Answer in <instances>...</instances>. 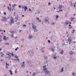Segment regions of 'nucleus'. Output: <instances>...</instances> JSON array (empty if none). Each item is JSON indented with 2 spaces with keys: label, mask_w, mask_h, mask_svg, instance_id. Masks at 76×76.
Wrapping results in <instances>:
<instances>
[{
  "label": "nucleus",
  "mask_w": 76,
  "mask_h": 76,
  "mask_svg": "<svg viewBox=\"0 0 76 76\" xmlns=\"http://www.w3.org/2000/svg\"><path fill=\"white\" fill-rule=\"evenodd\" d=\"M68 34V32H67H67H66V34Z\"/></svg>",
  "instance_id": "obj_57"
},
{
  "label": "nucleus",
  "mask_w": 76,
  "mask_h": 76,
  "mask_svg": "<svg viewBox=\"0 0 76 76\" xmlns=\"http://www.w3.org/2000/svg\"><path fill=\"white\" fill-rule=\"evenodd\" d=\"M51 50L52 51H54V50L53 49V48H52Z\"/></svg>",
  "instance_id": "obj_26"
},
{
  "label": "nucleus",
  "mask_w": 76,
  "mask_h": 76,
  "mask_svg": "<svg viewBox=\"0 0 76 76\" xmlns=\"http://www.w3.org/2000/svg\"><path fill=\"white\" fill-rule=\"evenodd\" d=\"M21 31H22V30H20V31L19 32H21Z\"/></svg>",
  "instance_id": "obj_52"
},
{
  "label": "nucleus",
  "mask_w": 76,
  "mask_h": 76,
  "mask_svg": "<svg viewBox=\"0 0 76 76\" xmlns=\"http://www.w3.org/2000/svg\"><path fill=\"white\" fill-rule=\"evenodd\" d=\"M15 58H18V56H15Z\"/></svg>",
  "instance_id": "obj_24"
},
{
  "label": "nucleus",
  "mask_w": 76,
  "mask_h": 76,
  "mask_svg": "<svg viewBox=\"0 0 76 76\" xmlns=\"http://www.w3.org/2000/svg\"><path fill=\"white\" fill-rule=\"evenodd\" d=\"M3 39L4 40H7V37L5 36H4Z\"/></svg>",
  "instance_id": "obj_8"
},
{
  "label": "nucleus",
  "mask_w": 76,
  "mask_h": 76,
  "mask_svg": "<svg viewBox=\"0 0 76 76\" xmlns=\"http://www.w3.org/2000/svg\"><path fill=\"white\" fill-rule=\"evenodd\" d=\"M25 8V7L23 6H22V9H24Z\"/></svg>",
  "instance_id": "obj_33"
},
{
  "label": "nucleus",
  "mask_w": 76,
  "mask_h": 76,
  "mask_svg": "<svg viewBox=\"0 0 76 76\" xmlns=\"http://www.w3.org/2000/svg\"><path fill=\"white\" fill-rule=\"evenodd\" d=\"M19 7H20V8L21 6H20V5H19Z\"/></svg>",
  "instance_id": "obj_46"
},
{
  "label": "nucleus",
  "mask_w": 76,
  "mask_h": 76,
  "mask_svg": "<svg viewBox=\"0 0 76 76\" xmlns=\"http://www.w3.org/2000/svg\"><path fill=\"white\" fill-rule=\"evenodd\" d=\"M48 42H49V43H50V41L49 40H48Z\"/></svg>",
  "instance_id": "obj_35"
},
{
  "label": "nucleus",
  "mask_w": 76,
  "mask_h": 76,
  "mask_svg": "<svg viewBox=\"0 0 76 76\" xmlns=\"http://www.w3.org/2000/svg\"><path fill=\"white\" fill-rule=\"evenodd\" d=\"M17 60L18 61H19V58H17Z\"/></svg>",
  "instance_id": "obj_36"
},
{
  "label": "nucleus",
  "mask_w": 76,
  "mask_h": 76,
  "mask_svg": "<svg viewBox=\"0 0 76 76\" xmlns=\"http://www.w3.org/2000/svg\"><path fill=\"white\" fill-rule=\"evenodd\" d=\"M61 12H63V10H61Z\"/></svg>",
  "instance_id": "obj_53"
},
{
  "label": "nucleus",
  "mask_w": 76,
  "mask_h": 76,
  "mask_svg": "<svg viewBox=\"0 0 76 76\" xmlns=\"http://www.w3.org/2000/svg\"><path fill=\"white\" fill-rule=\"evenodd\" d=\"M44 70L45 71H46V70H47V68H43Z\"/></svg>",
  "instance_id": "obj_19"
},
{
  "label": "nucleus",
  "mask_w": 76,
  "mask_h": 76,
  "mask_svg": "<svg viewBox=\"0 0 76 76\" xmlns=\"http://www.w3.org/2000/svg\"><path fill=\"white\" fill-rule=\"evenodd\" d=\"M7 55L8 56H10L11 54V53L10 52H8L7 53Z\"/></svg>",
  "instance_id": "obj_12"
},
{
  "label": "nucleus",
  "mask_w": 76,
  "mask_h": 76,
  "mask_svg": "<svg viewBox=\"0 0 76 76\" xmlns=\"http://www.w3.org/2000/svg\"><path fill=\"white\" fill-rule=\"evenodd\" d=\"M23 26H24V27H26V26L25 25H23Z\"/></svg>",
  "instance_id": "obj_30"
},
{
  "label": "nucleus",
  "mask_w": 76,
  "mask_h": 76,
  "mask_svg": "<svg viewBox=\"0 0 76 76\" xmlns=\"http://www.w3.org/2000/svg\"><path fill=\"white\" fill-rule=\"evenodd\" d=\"M4 32H5L6 31H5V30H4Z\"/></svg>",
  "instance_id": "obj_48"
},
{
  "label": "nucleus",
  "mask_w": 76,
  "mask_h": 76,
  "mask_svg": "<svg viewBox=\"0 0 76 76\" xmlns=\"http://www.w3.org/2000/svg\"><path fill=\"white\" fill-rule=\"evenodd\" d=\"M56 58H57V57H54V59H56Z\"/></svg>",
  "instance_id": "obj_42"
},
{
  "label": "nucleus",
  "mask_w": 76,
  "mask_h": 76,
  "mask_svg": "<svg viewBox=\"0 0 76 76\" xmlns=\"http://www.w3.org/2000/svg\"><path fill=\"white\" fill-rule=\"evenodd\" d=\"M3 55H1V57H3Z\"/></svg>",
  "instance_id": "obj_60"
},
{
  "label": "nucleus",
  "mask_w": 76,
  "mask_h": 76,
  "mask_svg": "<svg viewBox=\"0 0 76 76\" xmlns=\"http://www.w3.org/2000/svg\"><path fill=\"white\" fill-rule=\"evenodd\" d=\"M18 48H19L17 47V48H16L15 49V50L16 51L17 50H18Z\"/></svg>",
  "instance_id": "obj_22"
},
{
  "label": "nucleus",
  "mask_w": 76,
  "mask_h": 76,
  "mask_svg": "<svg viewBox=\"0 0 76 76\" xmlns=\"http://www.w3.org/2000/svg\"><path fill=\"white\" fill-rule=\"evenodd\" d=\"M23 64L25 63V62H23Z\"/></svg>",
  "instance_id": "obj_61"
},
{
  "label": "nucleus",
  "mask_w": 76,
  "mask_h": 76,
  "mask_svg": "<svg viewBox=\"0 0 76 76\" xmlns=\"http://www.w3.org/2000/svg\"><path fill=\"white\" fill-rule=\"evenodd\" d=\"M45 73H46V74H48V73H49V72L48 71H46L45 72Z\"/></svg>",
  "instance_id": "obj_16"
},
{
  "label": "nucleus",
  "mask_w": 76,
  "mask_h": 76,
  "mask_svg": "<svg viewBox=\"0 0 76 76\" xmlns=\"http://www.w3.org/2000/svg\"><path fill=\"white\" fill-rule=\"evenodd\" d=\"M11 37L13 38V37H13V35H11Z\"/></svg>",
  "instance_id": "obj_31"
},
{
  "label": "nucleus",
  "mask_w": 76,
  "mask_h": 76,
  "mask_svg": "<svg viewBox=\"0 0 76 76\" xmlns=\"http://www.w3.org/2000/svg\"><path fill=\"white\" fill-rule=\"evenodd\" d=\"M23 16H24V15H23L22 16V17H23Z\"/></svg>",
  "instance_id": "obj_51"
},
{
  "label": "nucleus",
  "mask_w": 76,
  "mask_h": 76,
  "mask_svg": "<svg viewBox=\"0 0 76 76\" xmlns=\"http://www.w3.org/2000/svg\"><path fill=\"white\" fill-rule=\"evenodd\" d=\"M4 15H6V13L5 12H4Z\"/></svg>",
  "instance_id": "obj_32"
},
{
  "label": "nucleus",
  "mask_w": 76,
  "mask_h": 76,
  "mask_svg": "<svg viewBox=\"0 0 76 76\" xmlns=\"http://www.w3.org/2000/svg\"><path fill=\"white\" fill-rule=\"evenodd\" d=\"M44 67H46V66H43V68H44Z\"/></svg>",
  "instance_id": "obj_38"
},
{
  "label": "nucleus",
  "mask_w": 76,
  "mask_h": 76,
  "mask_svg": "<svg viewBox=\"0 0 76 76\" xmlns=\"http://www.w3.org/2000/svg\"><path fill=\"white\" fill-rule=\"evenodd\" d=\"M73 31H75V30H73Z\"/></svg>",
  "instance_id": "obj_63"
},
{
  "label": "nucleus",
  "mask_w": 76,
  "mask_h": 76,
  "mask_svg": "<svg viewBox=\"0 0 76 76\" xmlns=\"http://www.w3.org/2000/svg\"><path fill=\"white\" fill-rule=\"evenodd\" d=\"M0 37H1V39H0V40H1V41H2V40H1V36H0Z\"/></svg>",
  "instance_id": "obj_34"
},
{
  "label": "nucleus",
  "mask_w": 76,
  "mask_h": 76,
  "mask_svg": "<svg viewBox=\"0 0 76 76\" xmlns=\"http://www.w3.org/2000/svg\"><path fill=\"white\" fill-rule=\"evenodd\" d=\"M1 48H0V51H1Z\"/></svg>",
  "instance_id": "obj_50"
},
{
  "label": "nucleus",
  "mask_w": 76,
  "mask_h": 76,
  "mask_svg": "<svg viewBox=\"0 0 76 76\" xmlns=\"http://www.w3.org/2000/svg\"><path fill=\"white\" fill-rule=\"evenodd\" d=\"M48 5H50V4H51V3H50V2H49L48 3Z\"/></svg>",
  "instance_id": "obj_37"
},
{
  "label": "nucleus",
  "mask_w": 76,
  "mask_h": 76,
  "mask_svg": "<svg viewBox=\"0 0 76 76\" xmlns=\"http://www.w3.org/2000/svg\"><path fill=\"white\" fill-rule=\"evenodd\" d=\"M69 26H71V25H70V24H69Z\"/></svg>",
  "instance_id": "obj_47"
},
{
  "label": "nucleus",
  "mask_w": 76,
  "mask_h": 76,
  "mask_svg": "<svg viewBox=\"0 0 76 76\" xmlns=\"http://www.w3.org/2000/svg\"><path fill=\"white\" fill-rule=\"evenodd\" d=\"M29 37V38L30 39H31V38H32V36H28Z\"/></svg>",
  "instance_id": "obj_11"
},
{
  "label": "nucleus",
  "mask_w": 76,
  "mask_h": 76,
  "mask_svg": "<svg viewBox=\"0 0 76 76\" xmlns=\"http://www.w3.org/2000/svg\"><path fill=\"white\" fill-rule=\"evenodd\" d=\"M6 67L8 69V66H7L6 65Z\"/></svg>",
  "instance_id": "obj_39"
},
{
  "label": "nucleus",
  "mask_w": 76,
  "mask_h": 76,
  "mask_svg": "<svg viewBox=\"0 0 76 76\" xmlns=\"http://www.w3.org/2000/svg\"><path fill=\"white\" fill-rule=\"evenodd\" d=\"M24 64H22V65L21 66V67H23V66H24Z\"/></svg>",
  "instance_id": "obj_29"
},
{
  "label": "nucleus",
  "mask_w": 76,
  "mask_h": 76,
  "mask_svg": "<svg viewBox=\"0 0 76 76\" xmlns=\"http://www.w3.org/2000/svg\"><path fill=\"white\" fill-rule=\"evenodd\" d=\"M32 28H33L34 29H35L36 32H37V29H36V28H37V26L32 25Z\"/></svg>",
  "instance_id": "obj_2"
},
{
  "label": "nucleus",
  "mask_w": 76,
  "mask_h": 76,
  "mask_svg": "<svg viewBox=\"0 0 76 76\" xmlns=\"http://www.w3.org/2000/svg\"><path fill=\"white\" fill-rule=\"evenodd\" d=\"M45 22H48V23H49V22L48 21V20L46 19H45Z\"/></svg>",
  "instance_id": "obj_17"
},
{
  "label": "nucleus",
  "mask_w": 76,
  "mask_h": 76,
  "mask_svg": "<svg viewBox=\"0 0 76 76\" xmlns=\"http://www.w3.org/2000/svg\"><path fill=\"white\" fill-rule=\"evenodd\" d=\"M72 33H74V31H73V32L72 31Z\"/></svg>",
  "instance_id": "obj_59"
},
{
  "label": "nucleus",
  "mask_w": 76,
  "mask_h": 76,
  "mask_svg": "<svg viewBox=\"0 0 76 76\" xmlns=\"http://www.w3.org/2000/svg\"><path fill=\"white\" fill-rule=\"evenodd\" d=\"M6 66H9V64H7V62L6 63Z\"/></svg>",
  "instance_id": "obj_20"
},
{
  "label": "nucleus",
  "mask_w": 76,
  "mask_h": 76,
  "mask_svg": "<svg viewBox=\"0 0 76 76\" xmlns=\"http://www.w3.org/2000/svg\"><path fill=\"white\" fill-rule=\"evenodd\" d=\"M64 53V52L63 51V50H61V51L60 52V54H63V53Z\"/></svg>",
  "instance_id": "obj_7"
},
{
  "label": "nucleus",
  "mask_w": 76,
  "mask_h": 76,
  "mask_svg": "<svg viewBox=\"0 0 76 76\" xmlns=\"http://www.w3.org/2000/svg\"><path fill=\"white\" fill-rule=\"evenodd\" d=\"M38 22H41V20H38Z\"/></svg>",
  "instance_id": "obj_49"
},
{
  "label": "nucleus",
  "mask_w": 76,
  "mask_h": 76,
  "mask_svg": "<svg viewBox=\"0 0 76 76\" xmlns=\"http://www.w3.org/2000/svg\"><path fill=\"white\" fill-rule=\"evenodd\" d=\"M2 54V56H4V54L3 53Z\"/></svg>",
  "instance_id": "obj_54"
},
{
  "label": "nucleus",
  "mask_w": 76,
  "mask_h": 76,
  "mask_svg": "<svg viewBox=\"0 0 76 76\" xmlns=\"http://www.w3.org/2000/svg\"><path fill=\"white\" fill-rule=\"evenodd\" d=\"M7 7L9 10H10V12H11V7H10V8H9V7L8 6Z\"/></svg>",
  "instance_id": "obj_10"
},
{
  "label": "nucleus",
  "mask_w": 76,
  "mask_h": 76,
  "mask_svg": "<svg viewBox=\"0 0 76 76\" xmlns=\"http://www.w3.org/2000/svg\"><path fill=\"white\" fill-rule=\"evenodd\" d=\"M68 24H69V21H66L65 22V25H68Z\"/></svg>",
  "instance_id": "obj_3"
},
{
  "label": "nucleus",
  "mask_w": 76,
  "mask_h": 76,
  "mask_svg": "<svg viewBox=\"0 0 76 76\" xmlns=\"http://www.w3.org/2000/svg\"><path fill=\"white\" fill-rule=\"evenodd\" d=\"M36 19H37V20H39V18L37 17L36 18Z\"/></svg>",
  "instance_id": "obj_27"
},
{
  "label": "nucleus",
  "mask_w": 76,
  "mask_h": 76,
  "mask_svg": "<svg viewBox=\"0 0 76 76\" xmlns=\"http://www.w3.org/2000/svg\"><path fill=\"white\" fill-rule=\"evenodd\" d=\"M74 7H76V6H75V4H74Z\"/></svg>",
  "instance_id": "obj_43"
},
{
  "label": "nucleus",
  "mask_w": 76,
  "mask_h": 76,
  "mask_svg": "<svg viewBox=\"0 0 76 76\" xmlns=\"http://www.w3.org/2000/svg\"><path fill=\"white\" fill-rule=\"evenodd\" d=\"M12 57H13V56H14V54L12 53Z\"/></svg>",
  "instance_id": "obj_28"
},
{
  "label": "nucleus",
  "mask_w": 76,
  "mask_h": 76,
  "mask_svg": "<svg viewBox=\"0 0 76 76\" xmlns=\"http://www.w3.org/2000/svg\"><path fill=\"white\" fill-rule=\"evenodd\" d=\"M63 69H64V68L63 67L61 69V72H63Z\"/></svg>",
  "instance_id": "obj_18"
},
{
  "label": "nucleus",
  "mask_w": 76,
  "mask_h": 76,
  "mask_svg": "<svg viewBox=\"0 0 76 76\" xmlns=\"http://www.w3.org/2000/svg\"><path fill=\"white\" fill-rule=\"evenodd\" d=\"M74 53H75L74 52H73L71 51H70L69 54H74Z\"/></svg>",
  "instance_id": "obj_6"
},
{
  "label": "nucleus",
  "mask_w": 76,
  "mask_h": 76,
  "mask_svg": "<svg viewBox=\"0 0 76 76\" xmlns=\"http://www.w3.org/2000/svg\"><path fill=\"white\" fill-rule=\"evenodd\" d=\"M14 19H13V18H12L11 19L10 21L11 23H9L11 25H12V23H14V22H15V21H13Z\"/></svg>",
  "instance_id": "obj_1"
},
{
  "label": "nucleus",
  "mask_w": 76,
  "mask_h": 76,
  "mask_svg": "<svg viewBox=\"0 0 76 76\" xmlns=\"http://www.w3.org/2000/svg\"><path fill=\"white\" fill-rule=\"evenodd\" d=\"M55 23H52V25H54V24H55Z\"/></svg>",
  "instance_id": "obj_41"
},
{
  "label": "nucleus",
  "mask_w": 76,
  "mask_h": 76,
  "mask_svg": "<svg viewBox=\"0 0 76 76\" xmlns=\"http://www.w3.org/2000/svg\"><path fill=\"white\" fill-rule=\"evenodd\" d=\"M46 39H48V37H46Z\"/></svg>",
  "instance_id": "obj_62"
},
{
  "label": "nucleus",
  "mask_w": 76,
  "mask_h": 76,
  "mask_svg": "<svg viewBox=\"0 0 76 76\" xmlns=\"http://www.w3.org/2000/svg\"><path fill=\"white\" fill-rule=\"evenodd\" d=\"M54 9H56V8L55 7H54Z\"/></svg>",
  "instance_id": "obj_64"
},
{
  "label": "nucleus",
  "mask_w": 76,
  "mask_h": 76,
  "mask_svg": "<svg viewBox=\"0 0 76 76\" xmlns=\"http://www.w3.org/2000/svg\"><path fill=\"white\" fill-rule=\"evenodd\" d=\"M68 41L69 42V45H70V43H71V42H72V40H71L70 39H68Z\"/></svg>",
  "instance_id": "obj_4"
},
{
  "label": "nucleus",
  "mask_w": 76,
  "mask_h": 76,
  "mask_svg": "<svg viewBox=\"0 0 76 76\" xmlns=\"http://www.w3.org/2000/svg\"><path fill=\"white\" fill-rule=\"evenodd\" d=\"M29 11H31V9H29Z\"/></svg>",
  "instance_id": "obj_44"
},
{
  "label": "nucleus",
  "mask_w": 76,
  "mask_h": 76,
  "mask_svg": "<svg viewBox=\"0 0 76 76\" xmlns=\"http://www.w3.org/2000/svg\"><path fill=\"white\" fill-rule=\"evenodd\" d=\"M56 19H57L58 18V15H57L56 17Z\"/></svg>",
  "instance_id": "obj_21"
},
{
  "label": "nucleus",
  "mask_w": 76,
  "mask_h": 76,
  "mask_svg": "<svg viewBox=\"0 0 76 76\" xmlns=\"http://www.w3.org/2000/svg\"><path fill=\"white\" fill-rule=\"evenodd\" d=\"M72 75H75V74H74V73H72Z\"/></svg>",
  "instance_id": "obj_55"
},
{
  "label": "nucleus",
  "mask_w": 76,
  "mask_h": 76,
  "mask_svg": "<svg viewBox=\"0 0 76 76\" xmlns=\"http://www.w3.org/2000/svg\"><path fill=\"white\" fill-rule=\"evenodd\" d=\"M24 9V11L25 12H26V9H28V8H27V7H25V6Z\"/></svg>",
  "instance_id": "obj_9"
},
{
  "label": "nucleus",
  "mask_w": 76,
  "mask_h": 76,
  "mask_svg": "<svg viewBox=\"0 0 76 76\" xmlns=\"http://www.w3.org/2000/svg\"><path fill=\"white\" fill-rule=\"evenodd\" d=\"M5 45H9V43H5Z\"/></svg>",
  "instance_id": "obj_23"
},
{
  "label": "nucleus",
  "mask_w": 76,
  "mask_h": 76,
  "mask_svg": "<svg viewBox=\"0 0 76 76\" xmlns=\"http://www.w3.org/2000/svg\"><path fill=\"white\" fill-rule=\"evenodd\" d=\"M9 6H10V7H11V4H9Z\"/></svg>",
  "instance_id": "obj_45"
},
{
  "label": "nucleus",
  "mask_w": 76,
  "mask_h": 76,
  "mask_svg": "<svg viewBox=\"0 0 76 76\" xmlns=\"http://www.w3.org/2000/svg\"><path fill=\"white\" fill-rule=\"evenodd\" d=\"M9 72H10V74L11 75H12L13 74V73H12V71H11V70H9Z\"/></svg>",
  "instance_id": "obj_14"
},
{
  "label": "nucleus",
  "mask_w": 76,
  "mask_h": 76,
  "mask_svg": "<svg viewBox=\"0 0 76 76\" xmlns=\"http://www.w3.org/2000/svg\"><path fill=\"white\" fill-rule=\"evenodd\" d=\"M61 8H62V5H59V9H61Z\"/></svg>",
  "instance_id": "obj_15"
},
{
  "label": "nucleus",
  "mask_w": 76,
  "mask_h": 76,
  "mask_svg": "<svg viewBox=\"0 0 76 76\" xmlns=\"http://www.w3.org/2000/svg\"><path fill=\"white\" fill-rule=\"evenodd\" d=\"M75 19V18H72L71 19V21H73V20Z\"/></svg>",
  "instance_id": "obj_13"
},
{
  "label": "nucleus",
  "mask_w": 76,
  "mask_h": 76,
  "mask_svg": "<svg viewBox=\"0 0 76 76\" xmlns=\"http://www.w3.org/2000/svg\"><path fill=\"white\" fill-rule=\"evenodd\" d=\"M75 15H76L75 14H74V16H75Z\"/></svg>",
  "instance_id": "obj_56"
},
{
  "label": "nucleus",
  "mask_w": 76,
  "mask_h": 76,
  "mask_svg": "<svg viewBox=\"0 0 76 76\" xmlns=\"http://www.w3.org/2000/svg\"><path fill=\"white\" fill-rule=\"evenodd\" d=\"M36 75V73L34 72V73H33V76H35V75Z\"/></svg>",
  "instance_id": "obj_25"
},
{
  "label": "nucleus",
  "mask_w": 76,
  "mask_h": 76,
  "mask_svg": "<svg viewBox=\"0 0 76 76\" xmlns=\"http://www.w3.org/2000/svg\"><path fill=\"white\" fill-rule=\"evenodd\" d=\"M3 19L4 20V21H5V22H6V21H7V18H6L5 17H4L3 18Z\"/></svg>",
  "instance_id": "obj_5"
},
{
  "label": "nucleus",
  "mask_w": 76,
  "mask_h": 76,
  "mask_svg": "<svg viewBox=\"0 0 76 76\" xmlns=\"http://www.w3.org/2000/svg\"><path fill=\"white\" fill-rule=\"evenodd\" d=\"M15 73H17V71H15Z\"/></svg>",
  "instance_id": "obj_40"
},
{
  "label": "nucleus",
  "mask_w": 76,
  "mask_h": 76,
  "mask_svg": "<svg viewBox=\"0 0 76 76\" xmlns=\"http://www.w3.org/2000/svg\"><path fill=\"white\" fill-rule=\"evenodd\" d=\"M0 31H3V30H0Z\"/></svg>",
  "instance_id": "obj_58"
}]
</instances>
